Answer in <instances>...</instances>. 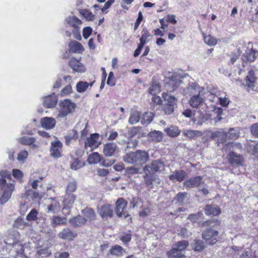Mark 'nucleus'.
Returning <instances> with one entry per match:
<instances>
[{
  "instance_id": "obj_1",
  "label": "nucleus",
  "mask_w": 258,
  "mask_h": 258,
  "mask_svg": "<svg viewBox=\"0 0 258 258\" xmlns=\"http://www.w3.org/2000/svg\"><path fill=\"white\" fill-rule=\"evenodd\" d=\"M149 157V154L147 152L138 150L126 153L123 156V159L128 164L141 165L148 161Z\"/></svg>"
},
{
  "instance_id": "obj_2",
  "label": "nucleus",
  "mask_w": 258,
  "mask_h": 258,
  "mask_svg": "<svg viewBox=\"0 0 258 258\" xmlns=\"http://www.w3.org/2000/svg\"><path fill=\"white\" fill-rule=\"evenodd\" d=\"M76 104L69 99H64L60 103V110L57 118L65 117L69 113L73 112Z\"/></svg>"
},
{
  "instance_id": "obj_3",
  "label": "nucleus",
  "mask_w": 258,
  "mask_h": 258,
  "mask_svg": "<svg viewBox=\"0 0 258 258\" xmlns=\"http://www.w3.org/2000/svg\"><path fill=\"white\" fill-rule=\"evenodd\" d=\"M14 190L15 185L13 183L6 182L2 185L0 205H4L9 201Z\"/></svg>"
},
{
  "instance_id": "obj_4",
  "label": "nucleus",
  "mask_w": 258,
  "mask_h": 258,
  "mask_svg": "<svg viewBox=\"0 0 258 258\" xmlns=\"http://www.w3.org/2000/svg\"><path fill=\"white\" fill-rule=\"evenodd\" d=\"M114 208L112 205L104 204L97 208V213L103 220H107L113 217Z\"/></svg>"
},
{
  "instance_id": "obj_5",
  "label": "nucleus",
  "mask_w": 258,
  "mask_h": 258,
  "mask_svg": "<svg viewBox=\"0 0 258 258\" xmlns=\"http://www.w3.org/2000/svg\"><path fill=\"white\" fill-rule=\"evenodd\" d=\"M49 151L51 157L54 158L60 157L62 152V143L59 140L51 142Z\"/></svg>"
},
{
  "instance_id": "obj_6",
  "label": "nucleus",
  "mask_w": 258,
  "mask_h": 258,
  "mask_svg": "<svg viewBox=\"0 0 258 258\" xmlns=\"http://www.w3.org/2000/svg\"><path fill=\"white\" fill-rule=\"evenodd\" d=\"M218 232L216 230L211 228L207 229L203 233V238L209 244L213 245L217 241Z\"/></svg>"
},
{
  "instance_id": "obj_7",
  "label": "nucleus",
  "mask_w": 258,
  "mask_h": 258,
  "mask_svg": "<svg viewBox=\"0 0 258 258\" xmlns=\"http://www.w3.org/2000/svg\"><path fill=\"white\" fill-rule=\"evenodd\" d=\"M127 202L122 198H119L116 202L115 211L118 217H123L124 218L127 217L126 214Z\"/></svg>"
},
{
  "instance_id": "obj_8",
  "label": "nucleus",
  "mask_w": 258,
  "mask_h": 258,
  "mask_svg": "<svg viewBox=\"0 0 258 258\" xmlns=\"http://www.w3.org/2000/svg\"><path fill=\"white\" fill-rule=\"evenodd\" d=\"M100 143L101 141L99 140V135L97 133L93 134L90 135L89 138L86 139L85 142V148H96Z\"/></svg>"
},
{
  "instance_id": "obj_9",
  "label": "nucleus",
  "mask_w": 258,
  "mask_h": 258,
  "mask_svg": "<svg viewBox=\"0 0 258 258\" xmlns=\"http://www.w3.org/2000/svg\"><path fill=\"white\" fill-rule=\"evenodd\" d=\"M203 182V177L198 176L193 177L186 180L183 182V186L187 188H194L198 187Z\"/></svg>"
},
{
  "instance_id": "obj_10",
  "label": "nucleus",
  "mask_w": 258,
  "mask_h": 258,
  "mask_svg": "<svg viewBox=\"0 0 258 258\" xmlns=\"http://www.w3.org/2000/svg\"><path fill=\"white\" fill-rule=\"evenodd\" d=\"M203 90V87H200L196 83H192L185 90V94L192 96L198 94H202Z\"/></svg>"
},
{
  "instance_id": "obj_11",
  "label": "nucleus",
  "mask_w": 258,
  "mask_h": 258,
  "mask_svg": "<svg viewBox=\"0 0 258 258\" xmlns=\"http://www.w3.org/2000/svg\"><path fill=\"white\" fill-rule=\"evenodd\" d=\"M57 102V98L54 93L43 98V103L47 108L54 107Z\"/></svg>"
},
{
  "instance_id": "obj_12",
  "label": "nucleus",
  "mask_w": 258,
  "mask_h": 258,
  "mask_svg": "<svg viewBox=\"0 0 258 258\" xmlns=\"http://www.w3.org/2000/svg\"><path fill=\"white\" fill-rule=\"evenodd\" d=\"M76 236L77 234L68 228L63 229L58 234V237L68 240H73Z\"/></svg>"
},
{
  "instance_id": "obj_13",
  "label": "nucleus",
  "mask_w": 258,
  "mask_h": 258,
  "mask_svg": "<svg viewBox=\"0 0 258 258\" xmlns=\"http://www.w3.org/2000/svg\"><path fill=\"white\" fill-rule=\"evenodd\" d=\"M207 120L208 117L207 115L201 111L195 113L192 119L194 123L199 126H202Z\"/></svg>"
},
{
  "instance_id": "obj_14",
  "label": "nucleus",
  "mask_w": 258,
  "mask_h": 258,
  "mask_svg": "<svg viewBox=\"0 0 258 258\" xmlns=\"http://www.w3.org/2000/svg\"><path fill=\"white\" fill-rule=\"evenodd\" d=\"M117 149V146L115 143H109L104 145L103 150L105 156H112Z\"/></svg>"
},
{
  "instance_id": "obj_15",
  "label": "nucleus",
  "mask_w": 258,
  "mask_h": 258,
  "mask_svg": "<svg viewBox=\"0 0 258 258\" xmlns=\"http://www.w3.org/2000/svg\"><path fill=\"white\" fill-rule=\"evenodd\" d=\"M203 94H198L193 95L189 100V105L194 108H198L201 106L204 101V98L202 97Z\"/></svg>"
},
{
  "instance_id": "obj_16",
  "label": "nucleus",
  "mask_w": 258,
  "mask_h": 258,
  "mask_svg": "<svg viewBox=\"0 0 258 258\" xmlns=\"http://www.w3.org/2000/svg\"><path fill=\"white\" fill-rule=\"evenodd\" d=\"M70 67L74 71L79 73L85 71L84 66L75 58H72L69 61Z\"/></svg>"
},
{
  "instance_id": "obj_17",
  "label": "nucleus",
  "mask_w": 258,
  "mask_h": 258,
  "mask_svg": "<svg viewBox=\"0 0 258 258\" xmlns=\"http://www.w3.org/2000/svg\"><path fill=\"white\" fill-rule=\"evenodd\" d=\"M255 84V78L254 76V72L253 71H249L246 79V86L249 92L254 90Z\"/></svg>"
},
{
  "instance_id": "obj_18",
  "label": "nucleus",
  "mask_w": 258,
  "mask_h": 258,
  "mask_svg": "<svg viewBox=\"0 0 258 258\" xmlns=\"http://www.w3.org/2000/svg\"><path fill=\"white\" fill-rule=\"evenodd\" d=\"M56 121L54 118L45 117L41 119V126L46 129H51L54 127Z\"/></svg>"
},
{
  "instance_id": "obj_19",
  "label": "nucleus",
  "mask_w": 258,
  "mask_h": 258,
  "mask_svg": "<svg viewBox=\"0 0 258 258\" xmlns=\"http://www.w3.org/2000/svg\"><path fill=\"white\" fill-rule=\"evenodd\" d=\"M144 171L145 174V182L147 186L152 188L153 186V181L154 175L150 174L149 166H145L144 168Z\"/></svg>"
},
{
  "instance_id": "obj_20",
  "label": "nucleus",
  "mask_w": 258,
  "mask_h": 258,
  "mask_svg": "<svg viewBox=\"0 0 258 258\" xmlns=\"http://www.w3.org/2000/svg\"><path fill=\"white\" fill-rule=\"evenodd\" d=\"M229 161L233 166H239L242 164L243 158L240 155L232 152L229 154Z\"/></svg>"
},
{
  "instance_id": "obj_21",
  "label": "nucleus",
  "mask_w": 258,
  "mask_h": 258,
  "mask_svg": "<svg viewBox=\"0 0 258 258\" xmlns=\"http://www.w3.org/2000/svg\"><path fill=\"white\" fill-rule=\"evenodd\" d=\"M186 175V172L183 170H176L169 176V179L173 181H182Z\"/></svg>"
},
{
  "instance_id": "obj_22",
  "label": "nucleus",
  "mask_w": 258,
  "mask_h": 258,
  "mask_svg": "<svg viewBox=\"0 0 258 258\" xmlns=\"http://www.w3.org/2000/svg\"><path fill=\"white\" fill-rule=\"evenodd\" d=\"M205 212L207 215L217 216L221 213V210L216 205H206Z\"/></svg>"
},
{
  "instance_id": "obj_23",
  "label": "nucleus",
  "mask_w": 258,
  "mask_h": 258,
  "mask_svg": "<svg viewBox=\"0 0 258 258\" xmlns=\"http://www.w3.org/2000/svg\"><path fill=\"white\" fill-rule=\"evenodd\" d=\"M70 52L81 53L84 51L82 45L76 41H72L69 43Z\"/></svg>"
},
{
  "instance_id": "obj_24",
  "label": "nucleus",
  "mask_w": 258,
  "mask_h": 258,
  "mask_svg": "<svg viewBox=\"0 0 258 258\" xmlns=\"http://www.w3.org/2000/svg\"><path fill=\"white\" fill-rule=\"evenodd\" d=\"M149 167L150 171L154 172L161 171L164 170V164L163 162L159 160H155L152 162Z\"/></svg>"
},
{
  "instance_id": "obj_25",
  "label": "nucleus",
  "mask_w": 258,
  "mask_h": 258,
  "mask_svg": "<svg viewBox=\"0 0 258 258\" xmlns=\"http://www.w3.org/2000/svg\"><path fill=\"white\" fill-rule=\"evenodd\" d=\"M82 214L84 218H86L87 221H91L95 219L96 214L93 209L87 207L82 210Z\"/></svg>"
},
{
  "instance_id": "obj_26",
  "label": "nucleus",
  "mask_w": 258,
  "mask_h": 258,
  "mask_svg": "<svg viewBox=\"0 0 258 258\" xmlns=\"http://www.w3.org/2000/svg\"><path fill=\"white\" fill-rule=\"evenodd\" d=\"M247 151L251 155H255L258 153V143L254 141H250L246 145Z\"/></svg>"
},
{
  "instance_id": "obj_27",
  "label": "nucleus",
  "mask_w": 258,
  "mask_h": 258,
  "mask_svg": "<svg viewBox=\"0 0 258 258\" xmlns=\"http://www.w3.org/2000/svg\"><path fill=\"white\" fill-rule=\"evenodd\" d=\"M76 197L72 194H67L64 196L63 204L65 207L70 208L75 203Z\"/></svg>"
},
{
  "instance_id": "obj_28",
  "label": "nucleus",
  "mask_w": 258,
  "mask_h": 258,
  "mask_svg": "<svg viewBox=\"0 0 258 258\" xmlns=\"http://www.w3.org/2000/svg\"><path fill=\"white\" fill-rule=\"evenodd\" d=\"M109 252L112 255L121 256L125 252V251L121 246L115 245L109 249Z\"/></svg>"
},
{
  "instance_id": "obj_29",
  "label": "nucleus",
  "mask_w": 258,
  "mask_h": 258,
  "mask_svg": "<svg viewBox=\"0 0 258 258\" xmlns=\"http://www.w3.org/2000/svg\"><path fill=\"white\" fill-rule=\"evenodd\" d=\"M148 136L150 139L154 142H160L163 139V134L161 132L157 131H153L151 132L149 134Z\"/></svg>"
},
{
  "instance_id": "obj_30",
  "label": "nucleus",
  "mask_w": 258,
  "mask_h": 258,
  "mask_svg": "<svg viewBox=\"0 0 258 258\" xmlns=\"http://www.w3.org/2000/svg\"><path fill=\"white\" fill-rule=\"evenodd\" d=\"M66 21L76 29H79L82 24L81 21L75 17H69L66 19Z\"/></svg>"
},
{
  "instance_id": "obj_31",
  "label": "nucleus",
  "mask_w": 258,
  "mask_h": 258,
  "mask_svg": "<svg viewBox=\"0 0 258 258\" xmlns=\"http://www.w3.org/2000/svg\"><path fill=\"white\" fill-rule=\"evenodd\" d=\"M183 135L190 139H195L203 135L201 131L198 130H184Z\"/></svg>"
},
{
  "instance_id": "obj_32",
  "label": "nucleus",
  "mask_w": 258,
  "mask_h": 258,
  "mask_svg": "<svg viewBox=\"0 0 258 258\" xmlns=\"http://www.w3.org/2000/svg\"><path fill=\"white\" fill-rule=\"evenodd\" d=\"M19 142L21 144L24 145H32L33 149L37 148L36 145L34 144L35 139L33 137H24L19 139Z\"/></svg>"
},
{
  "instance_id": "obj_33",
  "label": "nucleus",
  "mask_w": 258,
  "mask_h": 258,
  "mask_svg": "<svg viewBox=\"0 0 258 258\" xmlns=\"http://www.w3.org/2000/svg\"><path fill=\"white\" fill-rule=\"evenodd\" d=\"M141 119L140 113L138 111H133L131 112L128 119V123L131 124H136Z\"/></svg>"
},
{
  "instance_id": "obj_34",
  "label": "nucleus",
  "mask_w": 258,
  "mask_h": 258,
  "mask_svg": "<svg viewBox=\"0 0 258 258\" xmlns=\"http://www.w3.org/2000/svg\"><path fill=\"white\" fill-rule=\"evenodd\" d=\"M71 224L75 227L81 226L86 223V218L80 216L74 217L70 221Z\"/></svg>"
},
{
  "instance_id": "obj_35",
  "label": "nucleus",
  "mask_w": 258,
  "mask_h": 258,
  "mask_svg": "<svg viewBox=\"0 0 258 258\" xmlns=\"http://www.w3.org/2000/svg\"><path fill=\"white\" fill-rule=\"evenodd\" d=\"M167 254L169 258H182L185 256V253H182L174 247L168 251Z\"/></svg>"
},
{
  "instance_id": "obj_36",
  "label": "nucleus",
  "mask_w": 258,
  "mask_h": 258,
  "mask_svg": "<svg viewBox=\"0 0 258 258\" xmlns=\"http://www.w3.org/2000/svg\"><path fill=\"white\" fill-rule=\"evenodd\" d=\"M154 117L153 113L151 112H146L143 115L141 118V123L143 125L149 124L153 120Z\"/></svg>"
},
{
  "instance_id": "obj_37",
  "label": "nucleus",
  "mask_w": 258,
  "mask_h": 258,
  "mask_svg": "<svg viewBox=\"0 0 258 258\" xmlns=\"http://www.w3.org/2000/svg\"><path fill=\"white\" fill-rule=\"evenodd\" d=\"M100 155L97 152H94L90 155L87 159V161L90 164H96L100 162Z\"/></svg>"
},
{
  "instance_id": "obj_38",
  "label": "nucleus",
  "mask_w": 258,
  "mask_h": 258,
  "mask_svg": "<svg viewBox=\"0 0 258 258\" xmlns=\"http://www.w3.org/2000/svg\"><path fill=\"white\" fill-rule=\"evenodd\" d=\"M188 245V243L187 241L182 240L177 242L174 246V248L178 250L179 251L182 252V253H185V250Z\"/></svg>"
},
{
  "instance_id": "obj_39",
  "label": "nucleus",
  "mask_w": 258,
  "mask_h": 258,
  "mask_svg": "<svg viewBox=\"0 0 258 258\" xmlns=\"http://www.w3.org/2000/svg\"><path fill=\"white\" fill-rule=\"evenodd\" d=\"M203 36L204 42L206 44L209 46H214L216 45L217 43V40L216 38L211 35L206 36L204 33H203Z\"/></svg>"
},
{
  "instance_id": "obj_40",
  "label": "nucleus",
  "mask_w": 258,
  "mask_h": 258,
  "mask_svg": "<svg viewBox=\"0 0 258 258\" xmlns=\"http://www.w3.org/2000/svg\"><path fill=\"white\" fill-rule=\"evenodd\" d=\"M214 137H217L222 142H226L228 140L227 132L223 131H217L213 133Z\"/></svg>"
},
{
  "instance_id": "obj_41",
  "label": "nucleus",
  "mask_w": 258,
  "mask_h": 258,
  "mask_svg": "<svg viewBox=\"0 0 258 258\" xmlns=\"http://www.w3.org/2000/svg\"><path fill=\"white\" fill-rule=\"evenodd\" d=\"M223 110L222 108H218L215 109L212 112V115L215 116L213 118L215 123H217L221 120L222 119V114Z\"/></svg>"
},
{
  "instance_id": "obj_42",
  "label": "nucleus",
  "mask_w": 258,
  "mask_h": 258,
  "mask_svg": "<svg viewBox=\"0 0 258 258\" xmlns=\"http://www.w3.org/2000/svg\"><path fill=\"white\" fill-rule=\"evenodd\" d=\"M167 135L171 137H177L180 133V131L176 126H171L165 129Z\"/></svg>"
},
{
  "instance_id": "obj_43",
  "label": "nucleus",
  "mask_w": 258,
  "mask_h": 258,
  "mask_svg": "<svg viewBox=\"0 0 258 258\" xmlns=\"http://www.w3.org/2000/svg\"><path fill=\"white\" fill-rule=\"evenodd\" d=\"M228 133V140H236L239 137V133L235 128H229Z\"/></svg>"
},
{
  "instance_id": "obj_44",
  "label": "nucleus",
  "mask_w": 258,
  "mask_h": 258,
  "mask_svg": "<svg viewBox=\"0 0 258 258\" xmlns=\"http://www.w3.org/2000/svg\"><path fill=\"white\" fill-rule=\"evenodd\" d=\"M77 188V182L75 180H72L68 182L66 191L67 194H72L75 192Z\"/></svg>"
},
{
  "instance_id": "obj_45",
  "label": "nucleus",
  "mask_w": 258,
  "mask_h": 258,
  "mask_svg": "<svg viewBox=\"0 0 258 258\" xmlns=\"http://www.w3.org/2000/svg\"><path fill=\"white\" fill-rule=\"evenodd\" d=\"M181 81L176 76H173L169 80V84L173 86L172 90H175L181 84Z\"/></svg>"
},
{
  "instance_id": "obj_46",
  "label": "nucleus",
  "mask_w": 258,
  "mask_h": 258,
  "mask_svg": "<svg viewBox=\"0 0 258 258\" xmlns=\"http://www.w3.org/2000/svg\"><path fill=\"white\" fill-rule=\"evenodd\" d=\"M187 194L186 192H179L175 197L174 200L179 204L183 205L186 203V197Z\"/></svg>"
},
{
  "instance_id": "obj_47",
  "label": "nucleus",
  "mask_w": 258,
  "mask_h": 258,
  "mask_svg": "<svg viewBox=\"0 0 258 258\" xmlns=\"http://www.w3.org/2000/svg\"><path fill=\"white\" fill-rule=\"evenodd\" d=\"M89 83L87 82L80 81L76 85V89L79 93L85 92L89 87Z\"/></svg>"
},
{
  "instance_id": "obj_48",
  "label": "nucleus",
  "mask_w": 258,
  "mask_h": 258,
  "mask_svg": "<svg viewBox=\"0 0 258 258\" xmlns=\"http://www.w3.org/2000/svg\"><path fill=\"white\" fill-rule=\"evenodd\" d=\"M14 225L17 228L23 229L25 227L28 226L29 224L22 218H18L15 220Z\"/></svg>"
},
{
  "instance_id": "obj_49",
  "label": "nucleus",
  "mask_w": 258,
  "mask_h": 258,
  "mask_svg": "<svg viewBox=\"0 0 258 258\" xmlns=\"http://www.w3.org/2000/svg\"><path fill=\"white\" fill-rule=\"evenodd\" d=\"M51 253V250L48 248H41L38 250L37 254L38 257H47L49 256Z\"/></svg>"
},
{
  "instance_id": "obj_50",
  "label": "nucleus",
  "mask_w": 258,
  "mask_h": 258,
  "mask_svg": "<svg viewBox=\"0 0 258 258\" xmlns=\"http://www.w3.org/2000/svg\"><path fill=\"white\" fill-rule=\"evenodd\" d=\"M84 166V163L81 162L78 159H75L71 164L72 169L76 170Z\"/></svg>"
},
{
  "instance_id": "obj_51",
  "label": "nucleus",
  "mask_w": 258,
  "mask_h": 258,
  "mask_svg": "<svg viewBox=\"0 0 258 258\" xmlns=\"http://www.w3.org/2000/svg\"><path fill=\"white\" fill-rule=\"evenodd\" d=\"M160 92V86L159 84L153 83L150 87L149 92L152 95H156Z\"/></svg>"
},
{
  "instance_id": "obj_52",
  "label": "nucleus",
  "mask_w": 258,
  "mask_h": 258,
  "mask_svg": "<svg viewBox=\"0 0 258 258\" xmlns=\"http://www.w3.org/2000/svg\"><path fill=\"white\" fill-rule=\"evenodd\" d=\"M28 156V152L26 150L21 151L18 155L17 160L19 162L23 163Z\"/></svg>"
},
{
  "instance_id": "obj_53",
  "label": "nucleus",
  "mask_w": 258,
  "mask_h": 258,
  "mask_svg": "<svg viewBox=\"0 0 258 258\" xmlns=\"http://www.w3.org/2000/svg\"><path fill=\"white\" fill-rule=\"evenodd\" d=\"M163 109L166 114L169 115L173 113L174 111L173 104L167 103L163 106Z\"/></svg>"
},
{
  "instance_id": "obj_54",
  "label": "nucleus",
  "mask_w": 258,
  "mask_h": 258,
  "mask_svg": "<svg viewBox=\"0 0 258 258\" xmlns=\"http://www.w3.org/2000/svg\"><path fill=\"white\" fill-rule=\"evenodd\" d=\"M205 248V245L203 242L200 240H197L195 241L194 248L195 250L200 251Z\"/></svg>"
},
{
  "instance_id": "obj_55",
  "label": "nucleus",
  "mask_w": 258,
  "mask_h": 258,
  "mask_svg": "<svg viewBox=\"0 0 258 258\" xmlns=\"http://www.w3.org/2000/svg\"><path fill=\"white\" fill-rule=\"evenodd\" d=\"M38 213L35 209H33L26 216L28 221H35L37 219Z\"/></svg>"
},
{
  "instance_id": "obj_56",
  "label": "nucleus",
  "mask_w": 258,
  "mask_h": 258,
  "mask_svg": "<svg viewBox=\"0 0 258 258\" xmlns=\"http://www.w3.org/2000/svg\"><path fill=\"white\" fill-rule=\"evenodd\" d=\"M66 222V219L61 218L60 217H54L53 218L52 224L53 226H55L57 225L63 224Z\"/></svg>"
},
{
  "instance_id": "obj_57",
  "label": "nucleus",
  "mask_w": 258,
  "mask_h": 258,
  "mask_svg": "<svg viewBox=\"0 0 258 258\" xmlns=\"http://www.w3.org/2000/svg\"><path fill=\"white\" fill-rule=\"evenodd\" d=\"M12 174L15 178L20 181L22 180L23 176V172L20 170L18 169H13L12 171Z\"/></svg>"
},
{
  "instance_id": "obj_58",
  "label": "nucleus",
  "mask_w": 258,
  "mask_h": 258,
  "mask_svg": "<svg viewBox=\"0 0 258 258\" xmlns=\"http://www.w3.org/2000/svg\"><path fill=\"white\" fill-rule=\"evenodd\" d=\"M73 135L72 134H70L69 135H67L65 137L66 142L67 145H69L70 141L72 139H76L77 138V132L76 131V130H73Z\"/></svg>"
},
{
  "instance_id": "obj_59",
  "label": "nucleus",
  "mask_w": 258,
  "mask_h": 258,
  "mask_svg": "<svg viewBox=\"0 0 258 258\" xmlns=\"http://www.w3.org/2000/svg\"><path fill=\"white\" fill-rule=\"evenodd\" d=\"M203 216L202 212H199L197 214H190L188 216V219L191 221L195 222L199 219L201 218Z\"/></svg>"
},
{
  "instance_id": "obj_60",
  "label": "nucleus",
  "mask_w": 258,
  "mask_h": 258,
  "mask_svg": "<svg viewBox=\"0 0 258 258\" xmlns=\"http://www.w3.org/2000/svg\"><path fill=\"white\" fill-rule=\"evenodd\" d=\"M258 56V52L251 49L248 53L247 59L250 61H253Z\"/></svg>"
},
{
  "instance_id": "obj_61",
  "label": "nucleus",
  "mask_w": 258,
  "mask_h": 258,
  "mask_svg": "<svg viewBox=\"0 0 258 258\" xmlns=\"http://www.w3.org/2000/svg\"><path fill=\"white\" fill-rule=\"evenodd\" d=\"M250 129L252 136L254 137L258 138V123L253 124Z\"/></svg>"
},
{
  "instance_id": "obj_62",
  "label": "nucleus",
  "mask_w": 258,
  "mask_h": 258,
  "mask_svg": "<svg viewBox=\"0 0 258 258\" xmlns=\"http://www.w3.org/2000/svg\"><path fill=\"white\" fill-rule=\"evenodd\" d=\"M92 29L90 27H85L83 30V36L87 39L91 34Z\"/></svg>"
},
{
  "instance_id": "obj_63",
  "label": "nucleus",
  "mask_w": 258,
  "mask_h": 258,
  "mask_svg": "<svg viewBox=\"0 0 258 258\" xmlns=\"http://www.w3.org/2000/svg\"><path fill=\"white\" fill-rule=\"evenodd\" d=\"M59 208V204L56 202H54V203L51 204L48 207V212H54L55 210H57Z\"/></svg>"
},
{
  "instance_id": "obj_64",
  "label": "nucleus",
  "mask_w": 258,
  "mask_h": 258,
  "mask_svg": "<svg viewBox=\"0 0 258 258\" xmlns=\"http://www.w3.org/2000/svg\"><path fill=\"white\" fill-rule=\"evenodd\" d=\"M83 15L87 19L90 21L93 20L95 18V16L92 13L88 10L84 11Z\"/></svg>"
}]
</instances>
